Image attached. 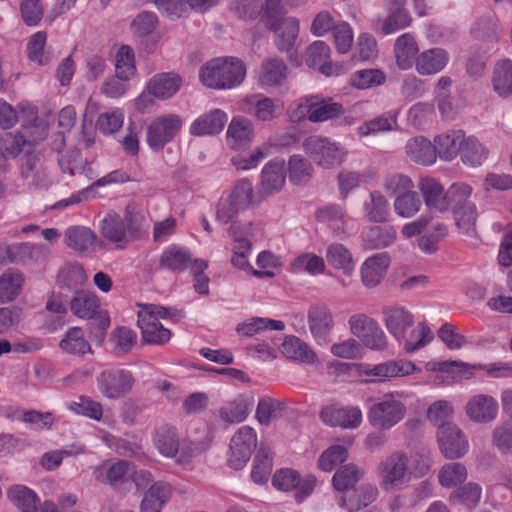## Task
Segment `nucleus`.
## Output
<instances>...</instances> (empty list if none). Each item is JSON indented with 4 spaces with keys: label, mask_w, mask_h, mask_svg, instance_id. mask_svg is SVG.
Returning a JSON list of instances; mask_svg holds the SVG:
<instances>
[{
    "label": "nucleus",
    "mask_w": 512,
    "mask_h": 512,
    "mask_svg": "<svg viewBox=\"0 0 512 512\" xmlns=\"http://www.w3.org/2000/svg\"><path fill=\"white\" fill-rule=\"evenodd\" d=\"M240 108L256 119L268 122L281 114L283 104L277 99L254 94L243 98L240 102Z\"/></svg>",
    "instance_id": "dca6fc26"
},
{
    "label": "nucleus",
    "mask_w": 512,
    "mask_h": 512,
    "mask_svg": "<svg viewBox=\"0 0 512 512\" xmlns=\"http://www.w3.org/2000/svg\"><path fill=\"white\" fill-rule=\"evenodd\" d=\"M364 217L372 223L386 222L390 215L389 203L379 191H373L363 205Z\"/></svg>",
    "instance_id": "c9c22d12"
},
{
    "label": "nucleus",
    "mask_w": 512,
    "mask_h": 512,
    "mask_svg": "<svg viewBox=\"0 0 512 512\" xmlns=\"http://www.w3.org/2000/svg\"><path fill=\"white\" fill-rule=\"evenodd\" d=\"M450 61L447 50L434 47L419 53L415 59V70L421 76H431L442 72Z\"/></svg>",
    "instance_id": "412c9836"
},
{
    "label": "nucleus",
    "mask_w": 512,
    "mask_h": 512,
    "mask_svg": "<svg viewBox=\"0 0 512 512\" xmlns=\"http://www.w3.org/2000/svg\"><path fill=\"white\" fill-rule=\"evenodd\" d=\"M288 74V66L282 59L268 57L260 63L255 78L257 84L267 90L282 86L288 78Z\"/></svg>",
    "instance_id": "2eb2a0df"
},
{
    "label": "nucleus",
    "mask_w": 512,
    "mask_h": 512,
    "mask_svg": "<svg viewBox=\"0 0 512 512\" xmlns=\"http://www.w3.org/2000/svg\"><path fill=\"white\" fill-rule=\"evenodd\" d=\"M116 75L121 79H130L136 71L134 53L129 46L119 48L115 59Z\"/></svg>",
    "instance_id": "338daca9"
},
{
    "label": "nucleus",
    "mask_w": 512,
    "mask_h": 512,
    "mask_svg": "<svg viewBox=\"0 0 512 512\" xmlns=\"http://www.w3.org/2000/svg\"><path fill=\"white\" fill-rule=\"evenodd\" d=\"M467 477V468L459 462L446 463L438 473V481L445 488H454L464 483Z\"/></svg>",
    "instance_id": "8fccbe9b"
},
{
    "label": "nucleus",
    "mask_w": 512,
    "mask_h": 512,
    "mask_svg": "<svg viewBox=\"0 0 512 512\" xmlns=\"http://www.w3.org/2000/svg\"><path fill=\"white\" fill-rule=\"evenodd\" d=\"M343 112L340 103L322 95H311L301 99L297 108L291 112L290 118L295 122L308 119L310 122L318 123L338 118Z\"/></svg>",
    "instance_id": "423d86ee"
},
{
    "label": "nucleus",
    "mask_w": 512,
    "mask_h": 512,
    "mask_svg": "<svg viewBox=\"0 0 512 512\" xmlns=\"http://www.w3.org/2000/svg\"><path fill=\"white\" fill-rule=\"evenodd\" d=\"M419 47L411 33L400 35L394 43V54L398 67L402 70L410 69L419 54Z\"/></svg>",
    "instance_id": "c85d7f7f"
},
{
    "label": "nucleus",
    "mask_w": 512,
    "mask_h": 512,
    "mask_svg": "<svg viewBox=\"0 0 512 512\" xmlns=\"http://www.w3.org/2000/svg\"><path fill=\"white\" fill-rule=\"evenodd\" d=\"M47 130L6 131L0 136V154L3 158H15L21 152L29 154L46 138Z\"/></svg>",
    "instance_id": "1a4fd4ad"
},
{
    "label": "nucleus",
    "mask_w": 512,
    "mask_h": 512,
    "mask_svg": "<svg viewBox=\"0 0 512 512\" xmlns=\"http://www.w3.org/2000/svg\"><path fill=\"white\" fill-rule=\"evenodd\" d=\"M438 444L447 459H458L468 451V442L462 431L454 424L438 428Z\"/></svg>",
    "instance_id": "f3484780"
},
{
    "label": "nucleus",
    "mask_w": 512,
    "mask_h": 512,
    "mask_svg": "<svg viewBox=\"0 0 512 512\" xmlns=\"http://www.w3.org/2000/svg\"><path fill=\"white\" fill-rule=\"evenodd\" d=\"M285 329L284 322L263 317H252L245 322L239 323L236 332L245 337H252L266 330L282 331Z\"/></svg>",
    "instance_id": "79ce46f5"
},
{
    "label": "nucleus",
    "mask_w": 512,
    "mask_h": 512,
    "mask_svg": "<svg viewBox=\"0 0 512 512\" xmlns=\"http://www.w3.org/2000/svg\"><path fill=\"white\" fill-rule=\"evenodd\" d=\"M182 85V78L172 72L154 75L147 83V91L154 98L166 100L173 97Z\"/></svg>",
    "instance_id": "a878e982"
},
{
    "label": "nucleus",
    "mask_w": 512,
    "mask_h": 512,
    "mask_svg": "<svg viewBox=\"0 0 512 512\" xmlns=\"http://www.w3.org/2000/svg\"><path fill=\"white\" fill-rule=\"evenodd\" d=\"M134 474L135 466L127 460H118L114 463L97 466L93 470V477L96 481L109 484L120 491L131 484Z\"/></svg>",
    "instance_id": "ddd939ff"
},
{
    "label": "nucleus",
    "mask_w": 512,
    "mask_h": 512,
    "mask_svg": "<svg viewBox=\"0 0 512 512\" xmlns=\"http://www.w3.org/2000/svg\"><path fill=\"white\" fill-rule=\"evenodd\" d=\"M406 153L413 162L425 166L432 165L437 159L434 144L422 136L408 141Z\"/></svg>",
    "instance_id": "72a5a7b5"
},
{
    "label": "nucleus",
    "mask_w": 512,
    "mask_h": 512,
    "mask_svg": "<svg viewBox=\"0 0 512 512\" xmlns=\"http://www.w3.org/2000/svg\"><path fill=\"white\" fill-rule=\"evenodd\" d=\"M406 412L405 404L389 393L370 405L367 420L376 430L388 431L404 419Z\"/></svg>",
    "instance_id": "39448f33"
},
{
    "label": "nucleus",
    "mask_w": 512,
    "mask_h": 512,
    "mask_svg": "<svg viewBox=\"0 0 512 512\" xmlns=\"http://www.w3.org/2000/svg\"><path fill=\"white\" fill-rule=\"evenodd\" d=\"M284 162L270 161L262 169V189L267 194L278 192L285 183Z\"/></svg>",
    "instance_id": "e433bc0d"
},
{
    "label": "nucleus",
    "mask_w": 512,
    "mask_h": 512,
    "mask_svg": "<svg viewBox=\"0 0 512 512\" xmlns=\"http://www.w3.org/2000/svg\"><path fill=\"white\" fill-rule=\"evenodd\" d=\"M465 133L463 130H446L434 138L436 155L443 161L454 160L461 150Z\"/></svg>",
    "instance_id": "5701e85b"
},
{
    "label": "nucleus",
    "mask_w": 512,
    "mask_h": 512,
    "mask_svg": "<svg viewBox=\"0 0 512 512\" xmlns=\"http://www.w3.org/2000/svg\"><path fill=\"white\" fill-rule=\"evenodd\" d=\"M364 475L357 465L349 463L341 466L332 478L333 486L338 491H346L353 488Z\"/></svg>",
    "instance_id": "09e8293b"
},
{
    "label": "nucleus",
    "mask_w": 512,
    "mask_h": 512,
    "mask_svg": "<svg viewBox=\"0 0 512 512\" xmlns=\"http://www.w3.org/2000/svg\"><path fill=\"white\" fill-rule=\"evenodd\" d=\"M422 202L418 194L412 189L398 195L394 201L395 212L403 218H411L416 215L421 208Z\"/></svg>",
    "instance_id": "052dcab7"
},
{
    "label": "nucleus",
    "mask_w": 512,
    "mask_h": 512,
    "mask_svg": "<svg viewBox=\"0 0 512 512\" xmlns=\"http://www.w3.org/2000/svg\"><path fill=\"white\" fill-rule=\"evenodd\" d=\"M177 309L158 305H149L138 313V326L142 338L146 343L162 345L171 338V331L162 326L159 318H172L176 316Z\"/></svg>",
    "instance_id": "20e7f679"
},
{
    "label": "nucleus",
    "mask_w": 512,
    "mask_h": 512,
    "mask_svg": "<svg viewBox=\"0 0 512 512\" xmlns=\"http://www.w3.org/2000/svg\"><path fill=\"white\" fill-rule=\"evenodd\" d=\"M245 63L234 56L215 57L205 62L198 72L199 81L209 89L224 91L240 86L246 78Z\"/></svg>",
    "instance_id": "f257e3e1"
},
{
    "label": "nucleus",
    "mask_w": 512,
    "mask_h": 512,
    "mask_svg": "<svg viewBox=\"0 0 512 512\" xmlns=\"http://www.w3.org/2000/svg\"><path fill=\"white\" fill-rule=\"evenodd\" d=\"M326 259L330 265L336 269H342L346 272L354 267L351 252L340 243H333L327 247Z\"/></svg>",
    "instance_id": "13d9d810"
},
{
    "label": "nucleus",
    "mask_w": 512,
    "mask_h": 512,
    "mask_svg": "<svg viewBox=\"0 0 512 512\" xmlns=\"http://www.w3.org/2000/svg\"><path fill=\"white\" fill-rule=\"evenodd\" d=\"M311 162L301 155H292L288 161V176L295 185L306 184L313 176Z\"/></svg>",
    "instance_id": "de8ad7c7"
},
{
    "label": "nucleus",
    "mask_w": 512,
    "mask_h": 512,
    "mask_svg": "<svg viewBox=\"0 0 512 512\" xmlns=\"http://www.w3.org/2000/svg\"><path fill=\"white\" fill-rule=\"evenodd\" d=\"M384 323L389 333L398 341L406 339V333L414 326L413 314L402 306H389L383 310Z\"/></svg>",
    "instance_id": "aec40b11"
},
{
    "label": "nucleus",
    "mask_w": 512,
    "mask_h": 512,
    "mask_svg": "<svg viewBox=\"0 0 512 512\" xmlns=\"http://www.w3.org/2000/svg\"><path fill=\"white\" fill-rule=\"evenodd\" d=\"M427 370L439 371L444 373H452L455 368L459 369V373L464 378H470L472 369H480L485 373L496 379L512 378V364L506 362H494L490 364L469 365L462 361H440L428 362L426 365Z\"/></svg>",
    "instance_id": "9d476101"
},
{
    "label": "nucleus",
    "mask_w": 512,
    "mask_h": 512,
    "mask_svg": "<svg viewBox=\"0 0 512 512\" xmlns=\"http://www.w3.org/2000/svg\"><path fill=\"white\" fill-rule=\"evenodd\" d=\"M96 236L89 228L72 226L65 231V243L77 252L88 251L95 243Z\"/></svg>",
    "instance_id": "37998d69"
},
{
    "label": "nucleus",
    "mask_w": 512,
    "mask_h": 512,
    "mask_svg": "<svg viewBox=\"0 0 512 512\" xmlns=\"http://www.w3.org/2000/svg\"><path fill=\"white\" fill-rule=\"evenodd\" d=\"M272 455L271 452L260 447L255 458L251 471V478L257 484H264L268 481L272 471Z\"/></svg>",
    "instance_id": "6e6d98bb"
},
{
    "label": "nucleus",
    "mask_w": 512,
    "mask_h": 512,
    "mask_svg": "<svg viewBox=\"0 0 512 512\" xmlns=\"http://www.w3.org/2000/svg\"><path fill=\"white\" fill-rule=\"evenodd\" d=\"M257 445V435L250 426H242L233 435L227 463L229 467L240 470L249 461L253 450Z\"/></svg>",
    "instance_id": "f8f14e48"
},
{
    "label": "nucleus",
    "mask_w": 512,
    "mask_h": 512,
    "mask_svg": "<svg viewBox=\"0 0 512 512\" xmlns=\"http://www.w3.org/2000/svg\"><path fill=\"white\" fill-rule=\"evenodd\" d=\"M101 234L111 242L120 243L128 241L125 223L117 214H107L103 218Z\"/></svg>",
    "instance_id": "603ef678"
},
{
    "label": "nucleus",
    "mask_w": 512,
    "mask_h": 512,
    "mask_svg": "<svg viewBox=\"0 0 512 512\" xmlns=\"http://www.w3.org/2000/svg\"><path fill=\"white\" fill-rule=\"evenodd\" d=\"M316 218L318 221L328 224L337 234L344 232L347 222V214L344 207L337 204L320 207L316 211Z\"/></svg>",
    "instance_id": "49530a36"
},
{
    "label": "nucleus",
    "mask_w": 512,
    "mask_h": 512,
    "mask_svg": "<svg viewBox=\"0 0 512 512\" xmlns=\"http://www.w3.org/2000/svg\"><path fill=\"white\" fill-rule=\"evenodd\" d=\"M253 186L247 179L236 183L232 192L225 198H221L216 206V219L227 224L242 211H245L252 203Z\"/></svg>",
    "instance_id": "0eeeda50"
},
{
    "label": "nucleus",
    "mask_w": 512,
    "mask_h": 512,
    "mask_svg": "<svg viewBox=\"0 0 512 512\" xmlns=\"http://www.w3.org/2000/svg\"><path fill=\"white\" fill-rule=\"evenodd\" d=\"M67 408L75 414L86 416L99 421L103 416V408L100 402L94 401L88 396H80L76 401L67 403Z\"/></svg>",
    "instance_id": "bf43d9fd"
},
{
    "label": "nucleus",
    "mask_w": 512,
    "mask_h": 512,
    "mask_svg": "<svg viewBox=\"0 0 512 512\" xmlns=\"http://www.w3.org/2000/svg\"><path fill=\"white\" fill-rule=\"evenodd\" d=\"M100 307L98 297L89 292H77L70 301L72 313L82 319H91Z\"/></svg>",
    "instance_id": "ea45409f"
},
{
    "label": "nucleus",
    "mask_w": 512,
    "mask_h": 512,
    "mask_svg": "<svg viewBox=\"0 0 512 512\" xmlns=\"http://www.w3.org/2000/svg\"><path fill=\"white\" fill-rule=\"evenodd\" d=\"M273 26H266L276 34V45L279 50L287 51L293 47L299 34V21L296 17H281Z\"/></svg>",
    "instance_id": "bb28decb"
},
{
    "label": "nucleus",
    "mask_w": 512,
    "mask_h": 512,
    "mask_svg": "<svg viewBox=\"0 0 512 512\" xmlns=\"http://www.w3.org/2000/svg\"><path fill=\"white\" fill-rule=\"evenodd\" d=\"M25 277L17 269L9 268L0 276V302L14 301L22 292Z\"/></svg>",
    "instance_id": "473e14b6"
},
{
    "label": "nucleus",
    "mask_w": 512,
    "mask_h": 512,
    "mask_svg": "<svg viewBox=\"0 0 512 512\" xmlns=\"http://www.w3.org/2000/svg\"><path fill=\"white\" fill-rule=\"evenodd\" d=\"M304 151L323 168H331L342 163L345 152L336 142L320 136H309L302 143Z\"/></svg>",
    "instance_id": "6e6552de"
},
{
    "label": "nucleus",
    "mask_w": 512,
    "mask_h": 512,
    "mask_svg": "<svg viewBox=\"0 0 512 512\" xmlns=\"http://www.w3.org/2000/svg\"><path fill=\"white\" fill-rule=\"evenodd\" d=\"M390 265L386 252L377 253L365 260L361 267V279L366 287H376L383 279Z\"/></svg>",
    "instance_id": "393cba45"
},
{
    "label": "nucleus",
    "mask_w": 512,
    "mask_h": 512,
    "mask_svg": "<svg viewBox=\"0 0 512 512\" xmlns=\"http://www.w3.org/2000/svg\"><path fill=\"white\" fill-rule=\"evenodd\" d=\"M285 409V404L270 397L259 400L256 408V418L261 425L268 426Z\"/></svg>",
    "instance_id": "e2e57ef3"
},
{
    "label": "nucleus",
    "mask_w": 512,
    "mask_h": 512,
    "mask_svg": "<svg viewBox=\"0 0 512 512\" xmlns=\"http://www.w3.org/2000/svg\"><path fill=\"white\" fill-rule=\"evenodd\" d=\"M459 152L461 160L465 165L480 166L488 156V150L474 136H466Z\"/></svg>",
    "instance_id": "c03bdc74"
},
{
    "label": "nucleus",
    "mask_w": 512,
    "mask_h": 512,
    "mask_svg": "<svg viewBox=\"0 0 512 512\" xmlns=\"http://www.w3.org/2000/svg\"><path fill=\"white\" fill-rule=\"evenodd\" d=\"M482 494V488L479 484L469 482L456 490H454L449 497L451 502L461 503L469 508L475 507Z\"/></svg>",
    "instance_id": "0e129e2a"
},
{
    "label": "nucleus",
    "mask_w": 512,
    "mask_h": 512,
    "mask_svg": "<svg viewBox=\"0 0 512 512\" xmlns=\"http://www.w3.org/2000/svg\"><path fill=\"white\" fill-rule=\"evenodd\" d=\"M6 255L13 264H40L47 260L50 249L44 244L14 243L6 248Z\"/></svg>",
    "instance_id": "a211bd4d"
},
{
    "label": "nucleus",
    "mask_w": 512,
    "mask_h": 512,
    "mask_svg": "<svg viewBox=\"0 0 512 512\" xmlns=\"http://www.w3.org/2000/svg\"><path fill=\"white\" fill-rule=\"evenodd\" d=\"M236 225L231 230V238L233 240V255L231 263L234 267L239 269L249 268L252 271V266L248 261V257L252 251V244L248 239H240L236 235Z\"/></svg>",
    "instance_id": "5fc2aeb1"
},
{
    "label": "nucleus",
    "mask_w": 512,
    "mask_h": 512,
    "mask_svg": "<svg viewBox=\"0 0 512 512\" xmlns=\"http://www.w3.org/2000/svg\"><path fill=\"white\" fill-rule=\"evenodd\" d=\"M330 56L329 46L323 41L313 42L306 51V63L313 68H317L326 76L335 73V69L328 61Z\"/></svg>",
    "instance_id": "f704fd0d"
},
{
    "label": "nucleus",
    "mask_w": 512,
    "mask_h": 512,
    "mask_svg": "<svg viewBox=\"0 0 512 512\" xmlns=\"http://www.w3.org/2000/svg\"><path fill=\"white\" fill-rule=\"evenodd\" d=\"M7 497L21 512H38L40 499L30 488L16 484L7 491Z\"/></svg>",
    "instance_id": "4c0bfd02"
},
{
    "label": "nucleus",
    "mask_w": 512,
    "mask_h": 512,
    "mask_svg": "<svg viewBox=\"0 0 512 512\" xmlns=\"http://www.w3.org/2000/svg\"><path fill=\"white\" fill-rule=\"evenodd\" d=\"M59 347L68 354L84 355L91 351L90 344L84 338L80 327L70 328L65 337L60 341Z\"/></svg>",
    "instance_id": "3c124183"
},
{
    "label": "nucleus",
    "mask_w": 512,
    "mask_h": 512,
    "mask_svg": "<svg viewBox=\"0 0 512 512\" xmlns=\"http://www.w3.org/2000/svg\"><path fill=\"white\" fill-rule=\"evenodd\" d=\"M347 449L340 445H334L326 449L318 459V467L325 472H331L337 465L346 461Z\"/></svg>",
    "instance_id": "774afa93"
},
{
    "label": "nucleus",
    "mask_w": 512,
    "mask_h": 512,
    "mask_svg": "<svg viewBox=\"0 0 512 512\" xmlns=\"http://www.w3.org/2000/svg\"><path fill=\"white\" fill-rule=\"evenodd\" d=\"M172 496L170 484L158 481L147 490L141 502V512H161Z\"/></svg>",
    "instance_id": "c756f323"
},
{
    "label": "nucleus",
    "mask_w": 512,
    "mask_h": 512,
    "mask_svg": "<svg viewBox=\"0 0 512 512\" xmlns=\"http://www.w3.org/2000/svg\"><path fill=\"white\" fill-rule=\"evenodd\" d=\"M253 406V396L240 394L219 409V417L228 424L241 423L248 417Z\"/></svg>",
    "instance_id": "b1692460"
},
{
    "label": "nucleus",
    "mask_w": 512,
    "mask_h": 512,
    "mask_svg": "<svg viewBox=\"0 0 512 512\" xmlns=\"http://www.w3.org/2000/svg\"><path fill=\"white\" fill-rule=\"evenodd\" d=\"M433 339L430 328L425 323H419L412 327L411 331L406 333V339H403L404 349L407 353H413L426 346Z\"/></svg>",
    "instance_id": "4d7b16f0"
},
{
    "label": "nucleus",
    "mask_w": 512,
    "mask_h": 512,
    "mask_svg": "<svg viewBox=\"0 0 512 512\" xmlns=\"http://www.w3.org/2000/svg\"><path fill=\"white\" fill-rule=\"evenodd\" d=\"M494 91L500 97H507L512 93V61L504 59L498 62L492 78Z\"/></svg>",
    "instance_id": "a18cd8bd"
},
{
    "label": "nucleus",
    "mask_w": 512,
    "mask_h": 512,
    "mask_svg": "<svg viewBox=\"0 0 512 512\" xmlns=\"http://www.w3.org/2000/svg\"><path fill=\"white\" fill-rule=\"evenodd\" d=\"M412 24L409 11H387L385 17L373 21V29L383 35H390L405 29Z\"/></svg>",
    "instance_id": "2f4dec72"
},
{
    "label": "nucleus",
    "mask_w": 512,
    "mask_h": 512,
    "mask_svg": "<svg viewBox=\"0 0 512 512\" xmlns=\"http://www.w3.org/2000/svg\"><path fill=\"white\" fill-rule=\"evenodd\" d=\"M153 441L162 456L174 459L178 465L190 464L197 453V448L192 441L180 438L177 431L168 426L157 430Z\"/></svg>",
    "instance_id": "7ed1b4c3"
},
{
    "label": "nucleus",
    "mask_w": 512,
    "mask_h": 512,
    "mask_svg": "<svg viewBox=\"0 0 512 512\" xmlns=\"http://www.w3.org/2000/svg\"><path fill=\"white\" fill-rule=\"evenodd\" d=\"M418 188L426 206L438 212L447 211L446 191L439 181L433 177H423Z\"/></svg>",
    "instance_id": "cd10ccee"
},
{
    "label": "nucleus",
    "mask_w": 512,
    "mask_h": 512,
    "mask_svg": "<svg viewBox=\"0 0 512 512\" xmlns=\"http://www.w3.org/2000/svg\"><path fill=\"white\" fill-rule=\"evenodd\" d=\"M377 476L385 492H396L406 487L411 480L408 455L400 450L387 455L377 465Z\"/></svg>",
    "instance_id": "f03ea898"
},
{
    "label": "nucleus",
    "mask_w": 512,
    "mask_h": 512,
    "mask_svg": "<svg viewBox=\"0 0 512 512\" xmlns=\"http://www.w3.org/2000/svg\"><path fill=\"white\" fill-rule=\"evenodd\" d=\"M281 352L287 358L302 363H314L317 359L311 348L296 336L285 337Z\"/></svg>",
    "instance_id": "58836bf2"
},
{
    "label": "nucleus",
    "mask_w": 512,
    "mask_h": 512,
    "mask_svg": "<svg viewBox=\"0 0 512 512\" xmlns=\"http://www.w3.org/2000/svg\"><path fill=\"white\" fill-rule=\"evenodd\" d=\"M135 383L132 373L122 368H110L97 377L99 391L108 399H119L128 394Z\"/></svg>",
    "instance_id": "9b49d317"
},
{
    "label": "nucleus",
    "mask_w": 512,
    "mask_h": 512,
    "mask_svg": "<svg viewBox=\"0 0 512 512\" xmlns=\"http://www.w3.org/2000/svg\"><path fill=\"white\" fill-rule=\"evenodd\" d=\"M396 235V230L391 226H374L362 233V240L366 249H379L391 245Z\"/></svg>",
    "instance_id": "a19ab883"
},
{
    "label": "nucleus",
    "mask_w": 512,
    "mask_h": 512,
    "mask_svg": "<svg viewBox=\"0 0 512 512\" xmlns=\"http://www.w3.org/2000/svg\"><path fill=\"white\" fill-rule=\"evenodd\" d=\"M46 41V32L38 31L31 35L27 42L28 59L40 66L47 65L50 62V56L45 51Z\"/></svg>",
    "instance_id": "864d4df0"
},
{
    "label": "nucleus",
    "mask_w": 512,
    "mask_h": 512,
    "mask_svg": "<svg viewBox=\"0 0 512 512\" xmlns=\"http://www.w3.org/2000/svg\"><path fill=\"white\" fill-rule=\"evenodd\" d=\"M16 111L23 123L32 128H44L53 124L46 117L40 116L38 108L28 101L20 102L17 105Z\"/></svg>",
    "instance_id": "69168bd1"
},
{
    "label": "nucleus",
    "mask_w": 512,
    "mask_h": 512,
    "mask_svg": "<svg viewBox=\"0 0 512 512\" xmlns=\"http://www.w3.org/2000/svg\"><path fill=\"white\" fill-rule=\"evenodd\" d=\"M319 418L325 425L331 427L356 429L361 425L363 415L361 409L357 406H343L339 403H332L321 409Z\"/></svg>",
    "instance_id": "4468645a"
},
{
    "label": "nucleus",
    "mask_w": 512,
    "mask_h": 512,
    "mask_svg": "<svg viewBox=\"0 0 512 512\" xmlns=\"http://www.w3.org/2000/svg\"><path fill=\"white\" fill-rule=\"evenodd\" d=\"M472 194L470 185L464 182L452 184L446 191L447 211L462 208L466 204H472L469 198Z\"/></svg>",
    "instance_id": "680f3d73"
},
{
    "label": "nucleus",
    "mask_w": 512,
    "mask_h": 512,
    "mask_svg": "<svg viewBox=\"0 0 512 512\" xmlns=\"http://www.w3.org/2000/svg\"><path fill=\"white\" fill-rule=\"evenodd\" d=\"M190 264L191 253L189 250L176 245L167 247L159 259V267L161 269L175 273L183 272Z\"/></svg>",
    "instance_id": "7c9ffc66"
},
{
    "label": "nucleus",
    "mask_w": 512,
    "mask_h": 512,
    "mask_svg": "<svg viewBox=\"0 0 512 512\" xmlns=\"http://www.w3.org/2000/svg\"><path fill=\"white\" fill-rule=\"evenodd\" d=\"M465 411L473 422L489 423L497 417L498 402L490 395L477 394L468 400Z\"/></svg>",
    "instance_id": "4be33fe9"
},
{
    "label": "nucleus",
    "mask_w": 512,
    "mask_h": 512,
    "mask_svg": "<svg viewBox=\"0 0 512 512\" xmlns=\"http://www.w3.org/2000/svg\"><path fill=\"white\" fill-rule=\"evenodd\" d=\"M309 329L319 344L328 342V336L333 329V315L329 307L325 304H316L308 310Z\"/></svg>",
    "instance_id": "6ab92c4d"
}]
</instances>
